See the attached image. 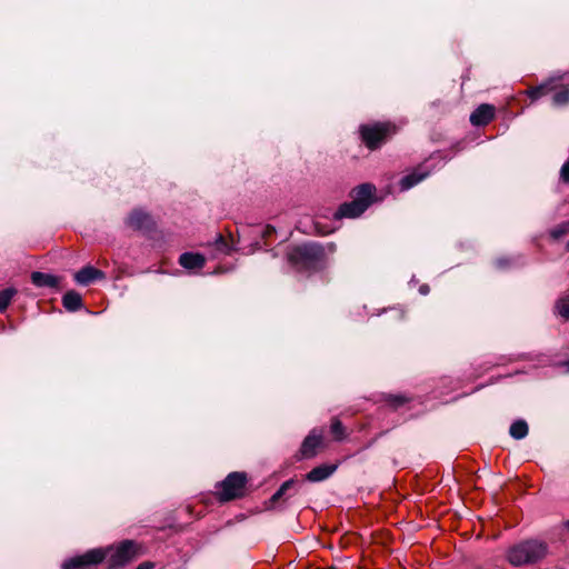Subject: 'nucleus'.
I'll use <instances>...</instances> for the list:
<instances>
[{"mask_svg":"<svg viewBox=\"0 0 569 569\" xmlns=\"http://www.w3.org/2000/svg\"><path fill=\"white\" fill-rule=\"evenodd\" d=\"M548 553L547 543L538 540L520 542L508 550L507 559L512 566L535 563Z\"/></svg>","mask_w":569,"mask_h":569,"instance_id":"f257e3e1","label":"nucleus"},{"mask_svg":"<svg viewBox=\"0 0 569 569\" xmlns=\"http://www.w3.org/2000/svg\"><path fill=\"white\" fill-rule=\"evenodd\" d=\"M247 477L242 472H231L227 478L219 485V499L222 501H229L244 493V486Z\"/></svg>","mask_w":569,"mask_h":569,"instance_id":"f03ea898","label":"nucleus"},{"mask_svg":"<svg viewBox=\"0 0 569 569\" xmlns=\"http://www.w3.org/2000/svg\"><path fill=\"white\" fill-rule=\"evenodd\" d=\"M107 555L110 567L118 568L131 561L137 556V546L133 541L126 540L116 548H108Z\"/></svg>","mask_w":569,"mask_h":569,"instance_id":"7ed1b4c3","label":"nucleus"},{"mask_svg":"<svg viewBox=\"0 0 569 569\" xmlns=\"http://www.w3.org/2000/svg\"><path fill=\"white\" fill-rule=\"evenodd\" d=\"M323 257V250L316 243H305L293 249L290 260L295 263L309 266Z\"/></svg>","mask_w":569,"mask_h":569,"instance_id":"20e7f679","label":"nucleus"},{"mask_svg":"<svg viewBox=\"0 0 569 569\" xmlns=\"http://www.w3.org/2000/svg\"><path fill=\"white\" fill-rule=\"evenodd\" d=\"M389 130V124L376 123L372 126H361L360 133L366 146L370 149H376L385 140Z\"/></svg>","mask_w":569,"mask_h":569,"instance_id":"39448f33","label":"nucleus"},{"mask_svg":"<svg viewBox=\"0 0 569 569\" xmlns=\"http://www.w3.org/2000/svg\"><path fill=\"white\" fill-rule=\"evenodd\" d=\"M107 557V549H92L87 551L82 556H78L67 560L63 563V569H78L86 566L97 565L100 563Z\"/></svg>","mask_w":569,"mask_h":569,"instance_id":"423d86ee","label":"nucleus"},{"mask_svg":"<svg viewBox=\"0 0 569 569\" xmlns=\"http://www.w3.org/2000/svg\"><path fill=\"white\" fill-rule=\"evenodd\" d=\"M126 224L133 230H147L152 226L151 217L142 210H132L126 220Z\"/></svg>","mask_w":569,"mask_h":569,"instance_id":"0eeeda50","label":"nucleus"},{"mask_svg":"<svg viewBox=\"0 0 569 569\" xmlns=\"http://www.w3.org/2000/svg\"><path fill=\"white\" fill-rule=\"evenodd\" d=\"M322 443V435L317 430H312L303 440L300 453L302 458H311L316 456L317 449Z\"/></svg>","mask_w":569,"mask_h":569,"instance_id":"6e6552de","label":"nucleus"},{"mask_svg":"<svg viewBox=\"0 0 569 569\" xmlns=\"http://www.w3.org/2000/svg\"><path fill=\"white\" fill-rule=\"evenodd\" d=\"M368 208V203L352 200L340 206L336 213L337 218H357Z\"/></svg>","mask_w":569,"mask_h":569,"instance_id":"1a4fd4ad","label":"nucleus"},{"mask_svg":"<svg viewBox=\"0 0 569 569\" xmlns=\"http://www.w3.org/2000/svg\"><path fill=\"white\" fill-rule=\"evenodd\" d=\"M495 116V108L490 104L479 106L471 114L470 122L473 126H485L489 123Z\"/></svg>","mask_w":569,"mask_h":569,"instance_id":"9d476101","label":"nucleus"},{"mask_svg":"<svg viewBox=\"0 0 569 569\" xmlns=\"http://www.w3.org/2000/svg\"><path fill=\"white\" fill-rule=\"evenodd\" d=\"M558 81H560V78H551L548 81L541 83L540 86L528 89L526 93L532 100H537L542 96H546L549 92L555 91L558 88Z\"/></svg>","mask_w":569,"mask_h":569,"instance_id":"9b49d317","label":"nucleus"},{"mask_svg":"<svg viewBox=\"0 0 569 569\" xmlns=\"http://www.w3.org/2000/svg\"><path fill=\"white\" fill-rule=\"evenodd\" d=\"M102 278H104V273L91 266L82 268L74 274V280L82 286H87L90 282Z\"/></svg>","mask_w":569,"mask_h":569,"instance_id":"f8f14e48","label":"nucleus"},{"mask_svg":"<svg viewBox=\"0 0 569 569\" xmlns=\"http://www.w3.org/2000/svg\"><path fill=\"white\" fill-rule=\"evenodd\" d=\"M180 264L186 269H200L206 263V258L201 253L186 252L179 258Z\"/></svg>","mask_w":569,"mask_h":569,"instance_id":"ddd939ff","label":"nucleus"},{"mask_svg":"<svg viewBox=\"0 0 569 569\" xmlns=\"http://www.w3.org/2000/svg\"><path fill=\"white\" fill-rule=\"evenodd\" d=\"M337 469V466L332 465H322L319 467L313 468L310 472L307 475V479L311 482H319L322 480H326L329 478L335 470Z\"/></svg>","mask_w":569,"mask_h":569,"instance_id":"4468645a","label":"nucleus"},{"mask_svg":"<svg viewBox=\"0 0 569 569\" xmlns=\"http://www.w3.org/2000/svg\"><path fill=\"white\" fill-rule=\"evenodd\" d=\"M32 283L37 287L54 288L59 284V278L49 273L34 271L31 273Z\"/></svg>","mask_w":569,"mask_h":569,"instance_id":"2eb2a0df","label":"nucleus"},{"mask_svg":"<svg viewBox=\"0 0 569 569\" xmlns=\"http://www.w3.org/2000/svg\"><path fill=\"white\" fill-rule=\"evenodd\" d=\"M375 191H376L375 186H372L370 183L361 184L353 190V193H355L353 200L360 201V202H366V203H368V207H369L370 203L372 202Z\"/></svg>","mask_w":569,"mask_h":569,"instance_id":"dca6fc26","label":"nucleus"},{"mask_svg":"<svg viewBox=\"0 0 569 569\" xmlns=\"http://www.w3.org/2000/svg\"><path fill=\"white\" fill-rule=\"evenodd\" d=\"M62 303L67 310L77 311L82 306V299L78 292L70 290L63 296Z\"/></svg>","mask_w":569,"mask_h":569,"instance_id":"f3484780","label":"nucleus"},{"mask_svg":"<svg viewBox=\"0 0 569 569\" xmlns=\"http://www.w3.org/2000/svg\"><path fill=\"white\" fill-rule=\"evenodd\" d=\"M428 176V172H412L400 180L401 191H407Z\"/></svg>","mask_w":569,"mask_h":569,"instance_id":"a211bd4d","label":"nucleus"},{"mask_svg":"<svg viewBox=\"0 0 569 569\" xmlns=\"http://www.w3.org/2000/svg\"><path fill=\"white\" fill-rule=\"evenodd\" d=\"M556 93L552 97V103L557 107L566 106L569 103V87L558 83Z\"/></svg>","mask_w":569,"mask_h":569,"instance_id":"6ab92c4d","label":"nucleus"},{"mask_svg":"<svg viewBox=\"0 0 569 569\" xmlns=\"http://www.w3.org/2000/svg\"><path fill=\"white\" fill-rule=\"evenodd\" d=\"M510 436L513 439H523L528 435V425L523 420H517L510 426Z\"/></svg>","mask_w":569,"mask_h":569,"instance_id":"aec40b11","label":"nucleus"},{"mask_svg":"<svg viewBox=\"0 0 569 569\" xmlns=\"http://www.w3.org/2000/svg\"><path fill=\"white\" fill-rule=\"evenodd\" d=\"M17 293L16 289L7 288L0 291V311H4L10 305L13 296Z\"/></svg>","mask_w":569,"mask_h":569,"instance_id":"412c9836","label":"nucleus"},{"mask_svg":"<svg viewBox=\"0 0 569 569\" xmlns=\"http://www.w3.org/2000/svg\"><path fill=\"white\" fill-rule=\"evenodd\" d=\"M557 312L565 319H569V299H560L556 305Z\"/></svg>","mask_w":569,"mask_h":569,"instance_id":"4be33fe9","label":"nucleus"},{"mask_svg":"<svg viewBox=\"0 0 569 569\" xmlns=\"http://www.w3.org/2000/svg\"><path fill=\"white\" fill-rule=\"evenodd\" d=\"M214 244L217 247V250H219L222 253L229 254L232 251V248L229 246V243L223 239L221 234H219L216 238Z\"/></svg>","mask_w":569,"mask_h":569,"instance_id":"5701e85b","label":"nucleus"},{"mask_svg":"<svg viewBox=\"0 0 569 569\" xmlns=\"http://www.w3.org/2000/svg\"><path fill=\"white\" fill-rule=\"evenodd\" d=\"M292 485L293 480L284 481L281 485V487L273 493V496L271 497V501L276 502L277 500H279Z\"/></svg>","mask_w":569,"mask_h":569,"instance_id":"b1692460","label":"nucleus"},{"mask_svg":"<svg viewBox=\"0 0 569 569\" xmlns=\"http://www.w3.org/2000/svg\"><path fill=\"white\" fill-rule=\"evenodd\" d=\"M331 432L333 433V436L337 438V439H342L345 437V432H343V428H342V425L340 423V421L338 420H335L332 423H331Z\"/></svg>","mask_w":569,"mask_h":569,"instance_id":"393cba45","label":"nucleus"},{"mask_svg":"<svg viewBox=\"0 0 569 569\" xmlns=\"http://www.w3.org/2000/svg\"><path fill=\"white\" fill-rule=\"evenodd\" d=\"M569 231V223H563L551 231V236L556 239L561 238Z\"/></svg>","mask_w":569,"mask_h":569,"instance_id":"a878e982","label":"nucleus"},{"mask_svg":"<svg viewBox=\"0 0 569 569\" xmlns=\"http://www.w3.org/2000/svg\"><path fill=\"white\" fill-rule=\"evenodd\" d=\"M560 178L565 182H569V160L563 163L560 170Z\"/></svg>","mask_w":569,"mask_h":569,"instance_id":"bb28decb","label":"nucleus"},{"mask_svg":"<svg viewBox=\"0 0 569 569\" xmlns=\"http://www.w3.org/2000/svg\"><path fill=\"white\" fill-rule=\"evenodd\" d=\"M560 530L563 535H569V519L560 523Z\"/></svg>","mask_w":569,"mask_h":569,"instance_id":"cd10ccee","label":"nucleus"},{"mask_svg":"<svg viewBox=\"0 0 569 569\" xmlns=\"http://www.w3.org/2000/svg\"><path fill=\"white\" fill-rule=\"evenodd\" d=\"M152 568H153V565L150 562H144L137 567V569H152Z\"/></svg>","mask_w":569,"mask_h":569,"instance_id":"c85d7f7f","label":"nucleus"},{"mask_svg":"<svg viewBox=\"0 0 569 569\" xmlns=\"http://www.w3.org/2000/svg\"><path fill=\"white\" fill-rule=\"evenodd\" d=\"M419 291L422 295H427L429 292V287L423 284V286L420 287Z\"/></svg>","mask_w":569,"mask_h":569,"instance_id":"c756f323","label":"nucleus"},{"mask_svg":"<svg viewBox=\"0 0 569 569\" xmlns=\"http://www.w3.org/2000/svg\"><path fill=\"white\" fill-rule=\"evenodd\" d=\"M567 249L569 250V241H568V244H567Z\"/></svg>","mask_w":569,"mask_h":569,"instance_id":"7c9ffc66","label":"nucleus"},{"mask_svg":"<svg viewBox=\"0 0 569 569\" xmlns=\"http://www.w3.org/2000/svg\"><path fill=\"white\" fill-rule=\"evenodd\" d=\"M567 367H568V370H569V361L567 362Z\"/></svg>","mask_w":569,"mask_h":569,"instance_id":"2f4dec72","label":"nucleus"}]
</instances>
